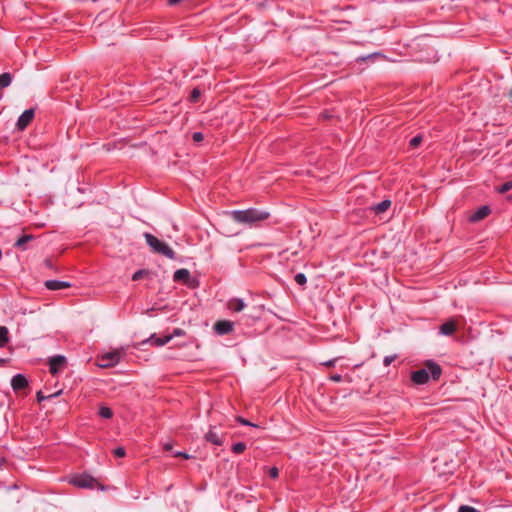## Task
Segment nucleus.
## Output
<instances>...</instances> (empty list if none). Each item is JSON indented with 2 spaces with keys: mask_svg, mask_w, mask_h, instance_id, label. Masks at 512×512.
Instances as JSON below:
<instances>
[{
  "mask_svg": "<svg viewBox=\"0 0 512 512\" xmlns=\"http://www.w3.org/2000/svg\"><path fill=\"white\" fill-rule=\"evenodd\" d=\"M99 415L102 417V418H105V419H110L112 418L113 416V412L111 410V408L107 407V406H101L99 408Z\"/></svg>",
  "mask_w": 512,
  "mask_h": 512,
  "instance_id": "obj_22",
  "label": "nucleus"
},
{
  "mask_svg": "<svg viewBox=\"0 0 512 512\" xmlns=\"http://www.w3.org/2000/svg\"><path fill=\"white\" fill-rule=\"evenodd\" d=\"M148 270H145V269H140V270H137L133 275H132V280L133 281H138L140 279H142L144 276L148 275Z\"/></svg>",
  "mask_w": 512,
  "mask_h": 512,
  "instance_id": "obj_25",
  "label": "nucleus"
},
{
  "mask_svg": "<svg viewBox=\"0 0 512 512\" xmlns=\"http://www.w3.org/2000/svg\"><path fill=\"white\" fill-rule=\"evenodd\" d=\"M201 92L198 88H194L190 94V101L195 103L199 100Z\"/></svg>",
  "mask_w": 512,
  "mask_h": 512,
  "instance_id": "obj_27",
  "label": "nucleus"
},
{
  "mask_svg": "<svg viewBox=\"0 0 512 512\" xmlns=\"http://www.w3.org/2000/svg\"><path fill=\"white\" fill-rule=\"evenodd\" d=\"M60 393H61V391H58V392H56V393H54V394H51V395H49V396H45V395L42 393V391H38V392H37V394H36L37 401H38L39 403H41L42 401H44V400H46V399H48V398H52V397H56V396H58Z\"/></svg>",
  "mask_w": 512,
  "mask_h": 512,
  "instance_id": "obj_26",
  "label": "nucleus"
},
{
  "mask_svg": "<svg viewBox=\"0 0 512 512\" xmlns=\"http://www.w3.org/2000/svg\"><path fill=\"white\" fill-rule=\"evenodd\" d=\"M205 440L217 446L223 445V435L217 433L214 427H210L209 431L204 436Z\"/></svg>",
  "mask_w": 512,
  "mask_h": 512,
  "instance_id": "obj_11",
  "label": "nucleus"
},
{
  "mask_svg": "<svg viewBox=\"0 0 512 512\" xmlns=\"http://www.w3.org/2000/svg\"><path fill=\"white\" fill-rule=\"evenodd\" d=\"M233 328L234 322L230 320H219L213 326L215 333L218 335L229 334L233 331Z\"/></svg>",
  "mask_w": 512,
  "mask_h": 512,
  "instance_id": "obj_8",
  "label": "nucleus"
},
{
  "mask_svg": "<svg viewBox=\"0 0 512 512\" xmlns=\"http://www.w3.org/2000/svg\"><path fill=\"white\" fill-rule=\"evenodd\" d=\"M144 238L147 245L154 253L161 254L172 260L176 258L175 251L167 243L159 240L157 237L148 232L144 233Z\"/></svg>",
  "mask_w": 512,
  "mask_h": 512,
  "instance_id": "obj_4",
  "label": "nucleus"
},
{
  "mask_svg": "<svg viewBox=\"0 0 512 512\" xmlns=\"http://www.w3.org/2000/svg\"><path fill=\"white\" fill-rule=\"evenodd\" d=\"M268 475L270 478L276 479L279 476V470L277 467H272L269 469Z\"/></svg>",
  "mask_w": 512,
  "mask_h": 512,
  "instance_id": "obj_34",
  "label": "nucleus"
},
{
  "mask_svg": "<svg viewBox=\"0 0 512 512\" xmlns=\"http://www.w3.org/2000/svg\"><path fill=\"white\" fill-rule=\"evenodd\" d=\"M246 450V444L244 442H237L231 446V451L235 454H241Z\"/></svg>",
  "mask_w": 512,
  "mask_h": 512,
  "instance_id": "obj_21",
  "label": "nucleus"
},
{
  "mask_svg": "<svg viewBox=\"0 0 512 512\" xmlns=\"http://www.w3.org/2000/svg\"><path fill=\"white\" fill-rule=\"evenodd\" d=\"M12 82V75L8 72L0 74V88L8 87Z\"/></svg>",
  "mask_w": 512,
  "mask_h": 512,
  "instance_id": "obj_20",
  "label": "nucleus"
},
{
  "mask_svg": "<svg viewBox=\"0 0 512 512\" xmlns=\"http://www.w3.org/2000/svg\"><path fill=\"white\" fill-rule=\"evenodd\" d=\"M192 139L194 142H200L204 139V135L201 132H194Z\"/></svg>",
  "mask_w": 512,
  "mask_h": 512,
  "instance_id": "obj_35",
  "label": "nucleus"
},
{
  "mask_svg": "<svg viewBox=\"0 0 512 512\" xmlns=\"http://www.w3.org/2000/svg\"><path fill=\"white\" fill-rule=\"evenodd\" d=\"M113 454L116 456V457H124L126 455V451L123 447H117L113 450Z\"/></svg>",
  "mask_w": 512,
  "mask_h": 512,
  "instance_id": "obj_32",
  "label": "nucleus"
},
{
  "mask_svg": "<svg viewBox=\"0 0 512 512\" xmlns=\"http://www.w3.org/2000/svg\"><path fill=\"white\" fill-rule=\"evenodd\" d=\"M35 116V110L30 108L25 110L18 118L16 127L18 130L23 131L25 130L28 125L32 122L33 118Z\"/></svg>",
  "mask_w": 512,
  "mask_h": 512,
  "instance_id": "obj_6",
  "label": "nucleus"
},
{
  "mask_svg": "<svg viewBox=\"0 0 512 512\" xmlns=\"http://www.w3.org/2000/svg\"><path fill=\"white\" fill-rule=\"evenodd\" d=\"M424 366L425 368L411 372L410 379L416 385H425L430 379L438 381L442 375L441 366L434 360H427Z\"/></svg>",
  "mask_w": 512,
  "mask_h": 512,
  "instance_id": "obj_1",
  "label": "nucleus"
},
{
  "mask_svg": "<svg viewBox=\"0 0 512 512\" xmlns=\"http://www.w3.org/2000/svg\"><path fill=\"white\" fill-rule=\"evenodd\" d=\"M190 277H191V275H190L189 270H187L185 268L178 269L173 274V280L175 282L188 283L190 280Z\"/></svg>",
  "mask_w": 512,
  "mask_h": 512,
  "instance_id": "obj_13",
  "label": "nucleus"
},
{
  "mask_svg": "<svg viewBox=\"0 0 512 512\" xmlns=\"http://www.w3.org/2000/svg\"><path fill=\"white\" fill-rule=\"evenodd\" d=\"M2 259V250L0 249V260Z\"/></svg>",
  "mask_w": 512,
  "mask_h": 512,
  "instance_id": "obj_42",
  "label": "nucleus"
},
{
  "mask_svg": "<svg viewBox=\"0 0 512 512\" xmlns=\"http://www.w3.org/2000/svg\"><path fill=\"white\" fill-rule=\"evenodd\" d=\"M185 334L184 330L180 329V328H176L173 330V333L170 334L169 336H172V338H174L175 336H183Z\"/></svg>",
  "mask_w": 512,
  "mask_h": 512,
  "instance_id": "obj_37",
  "label": "nucleus"
},
{
  "mask_svg": "<svg viewBox=\"0 0 512 512\" xmlns=\"http://www.w3.org/2000/svg\"><path fill=\"white\" fill-rule=\"evenodd\" d=\"M44 286L51 291L62 290L71 287V283L61 280H47L44 282Z\"/></svg>",
  "mask_w": 512,
  "mask_h": 512,
  "instance_id": "obj_10",
  "label": "nucleus"
},
{
  "mask_svg": "<svg viewBox=\"0 0 512 512\" xmlns=\"http://www.w3.org/2000/svg\"><path fill=\"white\" fill-rule=\"evenodd\" d=\"M422 141H423V136L421 134L414 136L409 141V148H411V149L417 148L421 144Z\"/></svg>",
  "mask_w": 512,
  "mask_h": 512,
  "instance_id": "obj_23",
  "label": "nucleus"
},
{
  "mask_svg": "<svg viewBox=\"0 0 512 512\" xmlns=\"http://www.w3.org/2000/svg\"><path fill=\"white\" fill-rule=\"evenodd\" d=\"M44 264H45V266H46L47 268H49V269H52V268H53V263H52V260H51V259H46V260L44 261Z\"/></svg>",
  "mask_w": 512,
  "mask_h": 512,
  "instance_id": "obj_39",
  "label": "nucleus"
},
{
  "mask_svg": "<svg viewBox=\"0 0 512 512\" xmlns=\"http://www.w3.org/2000/svg\"><path fill=\"white\" fill-rule=\"evenodd\" d=\"M163 447H164V449H165L166 451H170V450H172V447H173V446H172V444H171V443H165Z\"/></svg>",
  "mask_w": 512,
  "mask_h": 512,
  "instance_id": "obj_40",
  "label": "nucleus"
},
{
  "mask_svg": "<svg viewBox=\"0 0 512 512\" xmlns=\"http://www.w3.org/2000/svg\"><path fill=\"white\" fill-rule=\"evenodd\" d=\"M374 55H378V53L368 55L367 57H363V58H362V60H366V59H368V58H372Z\"/></svg>",
  "mask_w": 512,
  "mask_h": 512,
  "instance_id": "obj_41",
  "label": "nucleus"
},
{
  "mask_svg": "<svg viewBox=\"0 0 512 512\" xmlns=\"http://www.w3.org/2000/svg\"><path fill=\"white\" fill-rule=\"evenodd\" d=\"M228 309L232 312H241L245 308V302L240 298H232L228 301Z\"/></svg>",
  "mask_w": 512,
  "mask_h": 512,
  "instance_id": "obj_14",
  "label": "nucleus"
},
{
  "mask_svg": "<svg viewBox=\"0 0 512 512\" xmlns=\"http://www.w3.org/2000/svg\"><path fill=\"white\" fill-rule=\"evenodd\" d=\"M491 210L488 206L484 205V206H481L480 208H478V210L473 213L469 220L471 222H478L482 219H484L485 217H487L489 214H490Z\"/></svg>",
  "mask_w": 512,
  "mask_h": 512,
  "instance_id": "obj_12",
  "label": "nucleus"
},
{
  "mask_svg": "<svg viewBox=\"0 0 512 512\" xmlns=\"http://www.w3.org/2000/svg\"><path fill=\"white\" fill-rule=\"evenodd\" d=\"M233 221L248 226H254L269 218L270 213L257 208H249L245 210H233L230 212Z\"/></svg>",
  "mask_w": 512,
  "mask_h": 512,
  "instance_id": "obj_2",
  "label": "nucleus"
},
{
  "mask_svg": "<svg viewBox=\"0 0 512 512\" xmlns=\"http://www.w3.org/2000/svg\"><path fill=\"white\" fill-rule=\"evenodd\" d=\"M11 386L14 391H21L28 387V380L23 374H16L11 379Z\"/></svg>",
  "mask_w": 512,
  "mask_h": 512,
  "instance_id": "obj_9",
  "label": "nucleus"
},
{
  "mask_svg": "<svg viewBox=\"0 0 512 512\" xmlns=\"http://www.w3.org/2000/svg\"><path fill=\"white\" fill-rule=\"evenodd\" d=\"M294 280L300 286H304L307 283V277L304 273H297Z\"/></svg>",
  "mask_w": 512,
  "mask_h": 512,
  "instance_id": "obj_24",
  "label": "nucleus"
},
{
  "mask_svg": "<svg viewBox=\"0 0 512 512\" xmlns=\"http://www.w3.org/2000/svg\"><path fill=\"white\" fill-rule=\"evenodd\" d=\"M68 482L71 485L81 489L105 490L104 485H102L96 478L86 472L72 475Z\"/></svg>",
  "mask_w": 512,
  "mask_h": 512,
  "instance_id": "obj_3",
  "label": "nucleus"
},
{
  "mask_svg": "<svg viewBox=\"0 0 512 512\" xmlns=\"http://www.w3.org/2000/svg\"><path fill=\"white\" fill-rule=\"evenodd\" d=\"M338 357L337 358H332V359H329L325 362H322L321 365L325 366V367H328V368H332L336 365L337 361H338Z\"/></svg>",
  "mask_w": 512,
  "mask_h": 512,
  "instance_id": "obj_30",
  "label": "nucleus"
},
{
  "mask_svg": "<svg viewBox=\"0 0 512 512\" xmlns=\"http://www.w3.org/2000/svg\"><path fill=\"white\" fill-rule=\"evenodd\" d=\"M458 512H480V511L472 506L462 505L459 507Z\"/></svg>",
  "mask_w": 512,
  "mask_h": 512,
  "instance_id": "obj_29",
  "label": "nucleus"
},
{
  "mask_svg": "<svg viewBox=\"0 0 512 512\" xmlns=\"http://www.w3.org/2000/svg\"><path fill=\"white\" fill-rule=\"evenodd\" d=\"M329 379L333 382H341L343 378L340 374H332L329 376Z\"/></svg>",
  "mask_w": 512,
  "mask_h": 512,
  "instance_id": "obj_38",
  "label": "nucleus"
},
{
  "mask_svg": "<svg viewBox=\"0 0 512 512\" xmlns=\"http://www.w3.org/2000/svg\"><path fill=\"white\" fill-rule=\"evenodd\" d=\"M34 239V236L32 234H24L20 236L16 242L14 243V248H18L21 250H27L26 244Z\"/></svg>",
  "mask_w": 512,
  "mask_h": 512,
  "instance_id": "obj_16",
  "label": "nucleus"
},
{
  "mask_svg": "<svg viewBox=\"0 0 512 512\" xmlns=\"http://www.w3.org/2000/svg\"><path fill=\"white\" fill-rule=\"evenodd\" d=\"M172 339V336L157 337L152 335L147 341L154 346L161 347L167 344Z\"/></svg>",
  "mask_w": 512,
  "mask_h": 512,
  "instance_id": "obj_17",
  "label": "nucleus"
},
{
  "mask_svg": "<svg viewBox=\"0 0 512 512\" xmlns=\"http://www.w3.org/2000/svg\"><path fill=\"white\" fill-rule=\"evenodd\" d=\"M511 188H512V182H511V181H508V182L503 183V184L498 188V191H499L500 193H506V192H508Z\"/></svg>",
  "mask_w": 512,
  "mask_h": 512,
  "instance_id": "obj_28",
  "label": "nucleus"
},
{
  "mask_svg": "<svg viewBox=\"0 0 512 512\" xmlns=\"http://www.w3.org/2000/svg\"><path fill=\"white\" fill-rule=\"evenodd\" d=\"M236 421H237L238 423H240V424L244 425V426H252V427H256V425H255V424L251 423L249 420L244 419V418H243V417H241V416H238V417L236 418Z\"/></svg>",
  "mask_w": 512,
  "mask_h": 512,
  "instance_id": "obj_31",
  "label": "nucleus"
},
{
  "mask_svg": "<svg viewBox=\"0 0 512 512\" xmlns=\"http://www.w3.org/2000/svg\"><path fill=\"white\" fill-rule=\"evenodd\" d=\"M9 330L6 326H0V349L4 348L9 342Z\"/></svg>",
  "mask_w": 512,
  "mask_h": 512,
  "instance_id": "obj_19",
  "label": "nucleus"
},
{
  "mask_svg": "<svg viewBox=\"0 0 512 512\" xmlns=\"http://www.w3.org/2000/svg\"><path fill=\"white\" fill-rule=\"evenodd\" d=\"M439 329H440L441 334L446 335V336H451L456 331L457 326H456V323L454 320H449V321L443 323Z\"/></svg>",
  "mask_w": 512,
  "mask_h": 512,
  "instance_id": "obj_15",
  "label": "nucleus"
},
{
  "mask_svg": "<svg viewBox=\"0 0 512 512\" xmlns=\"http://www.w3.org/2000/svg\"><path fill=\"white\" fill-rule=\"evenodd\" d=\"M396 359V355H388L383 359L384 366H389Z\"/></svg>",
  "mask_w": 512,
  "mask_h": 512,
  "instance_id": "obj_33",
  "label": "nucleus"
},
{
  "mask_svg": "<svg viewBox=\"0 0 512 512\" xmlns=\"http://www.w3.org/2000/svg\"><path fill=\"white\" fill-rule=\"evenodd\" d=\"M121 355L118 351H112L104 354L100 358V366L103 368L112 367L119 363Z\"/></svg>",
  "mask_w": 512,
  "mask_h": 512,
  "instance_id": "obj_7",
  "label": "nucleus"
},
{
  "mask_svg": "<svg viewBox=\"0 0 512 512\" xmlns=\"http://www.w3.org/2000/svg\"><path fill=\"white\" fill-rule=\"evenodd\" d=\"M174 457H182L184 459H190L192 458L191 455L187 454L186 452L177 451L173 454Z\"/></svg>",
  "mask_w": 512,
  "mask_h": 512,
  "instance_id": "obj_36",
  "label": "nucleus"
},
{
  "mask_svg": "<svg viewBox=\"0 0 512 512\" xmlns=\"http://www.w3.org/2000/svg\"><path fill=\"white\" fill-rule=\"evenodd\" d=\"M48 364L50 373L55 376L66 367L67 360L63 355H56L49 358Z\"/></svg>",
  "mask_w": 512,
  "mask_h": 512,
  "instance_id": "obj_5",
  "label": "nucleus"
},
{
  "mask_svg": "<svg viewBox=\"0 0 512 512\" xmlns=\"http://www.w3.org/2000/svg\"><path fill=\"white\" fill-rule=\"evenodd\" d=\"M391 206V201L389 199H385L383 201H381L380 203L374 205L372 207V210L376 213V214H381V213H384L386 212Z\"/></svg>",
  "mask_w": 512,
  "mask_h": 512,
  "instance_id": "obj_18",
  "label": "nucleus"
}]
</instances>
